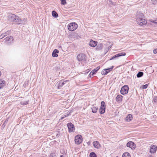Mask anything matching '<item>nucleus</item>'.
Masks as SVG:
<instances>
[{"instance_id": "nucleus-1", "label": "nucleus", "mask_w": 157, "mask_h": 157, "mask_svg": "<svg viewBox=\"0 0 157 157\" xmlns=\"http://www.w3.org/2000/svg\"><path fill=\"white\" fill-rule=\"evenodd\" d=\"M8 20L11 22H15L18 24H25L26 23V19H21L18 16L12 13L8 14Z\"/></svg>"}, {"instance_id": "nucleus-2", "label": "nucleus", "mask_w": 157, "mask_h": 157, "mask_svg": "<svg viewBox=\"0 0 157 157\" xmlns=\"http://www.w3.org/2000/svg\"><path fill=\"white\" fill-rule=\"evenodd\" d=\"M78 26V25L76 23L73 22L68 24V29L69 31H72L76 29Z\"/></svg>"}, {"instance_id": "nucleus-3", "label": "nucleus", "mask_w": 157, "mask_h": 157, "mask_svg": "<svg viewBox=\"0 0 157 157\" xmlns=\"http://www.w3.org/2000/svg\"><path fill=\"white\" fill-rule=\"evenodd\" d=\"M101 105L99 109V112L101 114L105 113V104L104 101H102L101 103Z\"/></svg>"}, {"instance_id": "nucleus-4", "label": "nucleus", "mask_w": 157, "mask_h": 157, "mask_svg": "<svg viewBox=\"0 0 157 157\" xmlns=\"http://www.w3.org/2000/svg\"><path fill=\"white\" fill-rule=\"evenodd\" d=\"M129 87L128 85H125L122 87L120 91L122 95H124L128 93Z\"/></svg>"}, {"instance_id": "nucleus-5", "label": "nucleus", "mask_w": 157, "mask_h": 157, "mask_svg": "<svg viewBox=\"0 0 157 157\" xmlns=\"http://www.w3.org/2000/svg\"><path fill=\"white\" fill-rule=\"evenodd\" d=\"M86 57L85 55L82 53L78 54L77 57L78 60L82 62H84L86 60Z\"/></svg>"}, {"instance_id": "nucleus-6", "label": "nucleus", "mask_w": 157, "mask_h": 157, "mask_svg": "<svg viewBox=\"0 0 157 157\" xmlns=\"http://www.w3.org/2000/svg\"><path fill=\"white\" fill-rule=\"evenodd\" d=\"M67 126L68 129V132H74L75 128L74 125L71 122L67 124Z\"/></svg>"}, {"instance_id": "nucleus-7", "label": "nucleus", "mask_w": 157, "mask_h": 157, "mask_svg": "<svg viewBox=\"0 0 157 157\" xmlns=\"http://www.w3.org/2000/svg\"><path fill=\"white\" fill-rule=\"evenodd\" d=\"M136 20L137 24L140 26L145 25L147 23V21L145 19L142 18H137Z\"/></svg>"}, {"instance_id": "nucleus-8", "label": "nucleus", "mask_w": 157, "mask_h": 157, "mask_svg": "<svg viewBox=\"0 0 157 157\" xmlns=\"http://www.w3.org/2000/svg\"><path fill=\"white\" fill-rule=\"evenodd\" d=\"M68 81V80H66L63 81L61 80L57 82L58 88L59 89H61V88L65 85L66 83Z\"/></svg>"}, {"instance_id": "nucleus-9", "label": "nucleus", "mask_w": 157, "mask_h": 157, "mask_svg": "<svg viewBox=\"0 0 157 157\" xmlns=\"http://www.w3.org/2000/svg\"><path fill=\"white\" fill-rule=\"evenodd\" d=\"M75 141L76 144H79L82 142V136L81 135H78L75 137Z\"/></svg>"}, {"instance_id": "nucleus-10", "label": "nucleus", "mask_w": 157, "mask_h": 157, "mask_svg": "<svg viewBox=\"0 0 157 157\" xmlns=\"http://www.w3.org/2000/svg\"><path fill=\"white\" fill-rule=\"evenodd\" d=\"M6 43L8 45H10L13 42V39L12 36L7 37L5 39Z\"/></svg>"}, {"instance_id": "nucleus-11", "label": "nucleus", "mask_w": 157, "mask_h": 157, "mask_svg": "<svg viewBox=\"0 0 157 157\" xmlns=\"http://www.w3.org/2000/svg\"><path fill=\"white\" fill-rule=\"evenodd\" d=\"M126 55V53L125 52H121L119 53H118L116 55L112 57L109 60H112L114 59H116L117 58L120 56H125Z\"/></svg>"}, {"instance_id": "nucleus-12", "label": "nucleus", "mask_w": 157, "mask_h": 157, "mask_svg": "<svg viewBox=\"0 0 157 157\" xmlns=\"http://www.w3.org/2000/svg\"><path fill=\"white\" fill-rule=\"evenodd\" d=\"M127 146L131 148L132 149H135L136 147V144L132 141L128 142L127 144Z\"/></svg>"}, {"instance_id": "nucleus-13", "label": "nucleus", "mask_w": 157, "mask_h": 157, "mask_svg": "<svg viewBox=\"0 0 157 157\" xmlns=\"http://www.w3.org/2000/svg\"><path fill=\"white\" fill-rule=\"evenodd\" d=\"M157 149V147L156 145H153L151 146L150 147V152L151 153L155 152Z\"/></svg>"}, {"instance_id": "nucleus-14", "label": "nucleus", "mask_w": 157, "mask_h": 157, "mask_svg": "<svg viewBox=\"0 0 157 157\" xmlns=\"http://www.w3.org/2000/svg\"><path fill=\"white\" fill-rule=\"evenodd\" d=\"M97 42L91 40L90 42L89 45L91 47H94L97 44Z\"/></svg>"}, {"instance_id": "nucleus-15", "label": "nucleus", "mask_w": 157, "mask_h": 157, "mask_svg": "<svg viewBox=\"0 0 157 157\" xmlns=\"http://www.w3.org/2000/svg\"><path fill=\"white\" fill-rule=\"evenodd\" d=\"M59 50L58 49H55L53 51L52 53V56L53 57H57L58 55L57 53H59Z\"/></svg>"}, {"instance_id": "nucleus-16", "label": "nucleus", "mask_w": 157, "mask_h": 157, "mask_svg": "<svg viewBox=\"0 0 157 157\" xmlns=\"http://www.w3.org/2000/svg\"><path fill=\"white\" fill-rule=\"evenodd\" d=\"M93 145L96 148H98L100 147V145L99 142L97 141H95L93 142Z\"/></svg>"}, {"instance_id": "nucleus-17", "label": "nucleus", "mask_w": 157, "mask_h": 157, "mask_svg": "<svg viewBox=\"0 0 157 157\" xmlns=\"http://www.w3.org/2000/svg\"><path fill=\"white\" fill-rule=\"evenodd\" d=\"M152 102L155 107L157 106V96H155L154 97L152 100Z\"/></svg>"}, {"instance_id": "nucleus-18", "label": "nucleus", "mask_w": 157, "mask_h": 157, "mask_svg": "<svg viewBox=\"0 0 157 157\" xmlns=\"http://www.w3.org/2000/svg\"><path fill=\"white\" fill-rule=\"evenodd\" d=\"M100 68V67H98L96 68L93 70L90 73V74L91 75H93L95 74L98 70Z\"/></svg>"}, {"instance_id": "nucleus-19", "label": "nucleus", "mask_w": 157, "mask_h": 157, "mask_svg": "<svg viewBox=\"0 0 157 157\" xmlns=\"http://www.w3.org/2000/svg\"><path fill=\"white\" fill-rule=\"evenodd\" d=\"M132 119V115L131 114H129L126 118V121L127 122H129L131 121Z\"/></svg>"}, {"instance_id": "nucleus-20", "label": "nucleus", "mask_w": 157, "mask_h": 157, "mask_svg": "<svg viewBox=\"0 0 157 157\" xmlns=\"http://www.w3.org/2000/svg\"><path fill=\"white\" fill-rule=\"evenodd\" d=\"M6 82L2 79H0V89L6 85Z\"/></svg>"}, {"instance_id": "nucleus-21", "label": "nucleus", "mask_w": 157, "mask_h": 157, "mask_svg": "<svg viewBox=\"0 0 157 157\" xmlns=\"http://www.w3.org/2000/svg\"><path fill=\"white\" fill-rule=\"evenodd\" d=\"M123 98V96L121 95H118L116 98V101L120 102L122 101V98Z\"/></svg>"}, {"instance_id": "nucleus-22", "label": "nucleus", "mask_w": 157, "mask_h": 157, "mask_svg": "<svg viewBox=\"0 0 157 157\" xmlns=\"http://www.w3.org/2000/svg\"><path fill=\"white\" fill-rule=\"evenodd\" d=\"M91 109L92 113H95L97 112L98 108L97 106H93L91 107Z\"/></svg>"}, {"instance_id": "nucleus-23", "label": "nucleus", "mask_w": 157, "mask_h": 157, "mask_svg": "<svg viewBox=\"0 0 157 157\" xmlns=\"http://www.w3.org/2000/svg\"><path fill=\"white\" fill-rule=\"evenodd\" d=\"M103 47V44L101 43L98 44L97 47V49L98 50H100Z\"/></svg>"}, {"instance_id": "nucleus-24", "label": "nucleus", "mask_w": 157, "mask_h": 157, "mask_svg": "<svg viewBox=\"0 0 157 157\" xmlns=\"http://www.w3.org/2000/svg\"><path fill=\"white\" fill-rule=\"evenodd\" d=\"M144 73L142 72L139 71L137 74L136 76L138 78H140L143 75Z\"/></svg>"}, {"instance_id": "nucleus-25", "label": "nucleus", "mask_w": 157, "mask_h": 157, "mask_svg": "<svg viewBox=\"0 0 157 157\" xmlns=\"http://www.w3.org/2000/svg\"><path fill=\"white\" fill-rule=\"evenodd\" d=\"M130 154L128 152H125L122 155V157H130Z\"/></svg>"}, {"instance_id": "nucleus-26", "label": "nucleus", "mask_w": 157, "mask_h": 157, "mask_svg": "<svg viewBox=\"0 0 157 157\" xmlns=\"http://www.w3.org/2000/svg\"><path fill=\"white\" fill-rule=\"evenodd\" d=\"M52 16L53 17L56 18L58 17V14L55 11H52Z\"/></svg>"}, {"instance_id": "nucleus-27", "label": "nucleus", "mask_w": 157, "mask_h": 157, "mask_svg": "<svg viewBox=\"0 0 157 157\" xmlns=\"http://www.w3.org/2000/svg\"><path fill=\"white\" fill-rule=\"evenodd\" d=\"M29 102V100L27 101H21L20 104L22 105H25L28 104Z\"/></svg>"}, {"instance_id": "nucleus-28", "label": "nucleus", "mask_w": 157, "mask_h": 157, "mask_svg": "<svg viewBox=\"0 0 157 157\" xmlns=\"http://www.w3.org/2000/svg\"><path fill=\"white\" fill-rule=\"evenodd\" d=\"M70 112H69V113H68V112H67V113H66L65 114H64L63 115V117H62L61 118V120H62L65 117H67L70 114Z\"/></svg>"}, {"instance_id": "nucleus-29", "label": "nucleus", "mask_w": 157, "mask_h": 157, "mask_svg": "<svg viewBox=\"0 0 157 157\" xmlns=\"http://www.w3.org/2000/svg\"><path fill=\"white\" fill-rule=\"evenodd\" d=\"M102 75H105L108 73V72L105 69H104L101 71V73Z\"/></svg>"}, {"instance_id": "nucleus-30", "label": "nucleus", "mask_w": 157, "mask_h": 157, "mask_svg": "<svg viewBox=\"0 0 157 157\" xmlns=\"http://www.w3.org/2000/svg\"><path fill=\"white\" fill-rule=\"evenodd\" d=\"M90 157H97L96 155L94 152H92L90 155Z\"/></svg>"}, {"instance_id": "nucleus-31", "label": "nucleus", "mask_w": 157, "mask_h": 157, "mask_svg": "<svg viewBox=\"0 0 157 157\" xmlns=\"http://www.w3.org/2000/svg\"><path fill=\"white\" fill-rule=\"evenodd\" d=\"M113 67V66H112V67L111 68L105 69L108 72V73L112 70Z\"/></svg>"}, {"instance_id": "nucleus-32", "label": "nucleus", "mask_w": 157, "mask_h": 157, "mask_svg": "<svg viewBox=\"0 0 157 157\" xmlns=\"http://www.w3.org/2000/svg\"><path fill=\"white\" fill-rule=\"evenodd\" d=\"M61 2V4L63 5H65L66 4V0H60Z\"/></svg>"}, {"instance_id": "nucleus-33", "label": "nucleus", "mask_w": 157, "mask_h": 157, "mask_svg": "<svg viewBox=\"0 0 157 157\" xmlns=\"http://www.w3.org/2000/svg\"><path fill=\"white\" fill-rule=\"evenodd\" d=\"M10 33V31H7V32L4 33H3L4 35H5V36H6L8 35L9 34V33Z\"/></svg>"}, {"instance_id": "nucleus-34", "label": "nucleus", "mask_w": 157, "mask_h": 157, "mask_svg": "<svg viewBox=\"0 0 157 157\" xmlns=\"http://www.w3.org/2000/svg\"><path fill=\"white\" fill-rule=\"evenodd\" d=\"M55 155H56L55 153H52L50 154V157H54L55 156Z\"/></svg>"}, {"instance_id": "nucleus-35", "label": "nucleus", "mask_w": 157, "mask_h": 157, "mask_svg": "<svg viewBox=\"0 0 157 157\" xmlns=\"http://www.w3.org/2000/svg\"><path fill=\"white\" fill-rule=\"evenodd\" d=\"M148 86V85L147 84H146L145 85H143L142 87V88L143 89H145L147 88V87Z\"/></svg>"}, {"instance_id": "nucleus-36", "label": "nucleus", "mask_w": 157, "mask_h": 157, "mask_svg": "<svg viewBox=\"0 0 157 157\" xmlns=\"http://www.w3.org/2000/svg\"><path fill=\"white\" fill-rule=\"evenodd\" d=\"M5 37V35H4L3 33L0 36V39H2L4 37Z\"/></svg>"}, {"instance_id": "nucleus-37", "label": "nucleus", "mask_w": 157, "mask_h": 157, "mask_svg": "<svg viewBox=\"0 0 157 157\" xmlns=\"http://www.w3.org/2000/svg\"><path fill=\"white\" fill-rule=\"evenodd\" d=\"M153 53L155 54L157 53V48L153 50Z\"/></svg>"}, {"instance_id": "nucleus-38", "label": "nucleus", "mask_w": 157, "mask_h": 157, "mask_svg": "<svg viewBox=\"0 0 157 157\" xmlns=\"http://www.w3.org/2000/svg\"><path fill=\"white\" fill-rule=\"evenodd\" d=\"M156 3V1H154L153 2H152V4L153 5H155Z\"/></svg>"}, {"instance_id": "nucleus-39", "label": "nucleus", "mask_w": 157, "mask_h": 157, "mask_svg": "<svg viewBox=\"0 0 157 157\" xmlns=\"http://www.w3.org/2000/svg\"><path fill=\"white\" fill-rule=\"evenodd\" d=\"M65 156H66V155H61L60 156V157H65Z\"/></svg>"}, {"instance_id": "nucleus-40", "label": "nucleus", "mask_w": 157, "mask_h": 157, "mask_svg": "<svg viewBox=\"0 0 157 157\" xmlns=\"http://www.w3.org/2000/svg\"><path fill=\"white\" fill-rule=\"evenodd\" d=\"M109 0V1H110V2H111V0Z\"/></svg>"}, {"instance_id": "nucleus-41", "label": "nucleus", "mask_w": 157, "mask_h": 157, "mask_svg": "<svg viewBox=\"0 0 157 157\" xmlns=\"http://www.w3.org/2000/svg\"><path fill=\"white\" fill-rule=\"evenodd\" d=\"M60 152L61 153H63L62 152V151H60Z\"/></svg>"}, {"instance_id": "nucleus-42", "label": "nucleus", "mask_w": 157, "mask_h": 157, "mask_svg": "<svg viewBox=\"0 0 157 157\" xmlns=\"http://www.w3.org/2000/svg\"><path fill=\"white\" fill-rule=\"evenodd\" d=\"M118 157V156H117V157Z\"/></svg>"}]
</instances>
